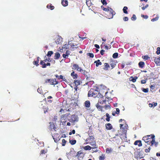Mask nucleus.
Masks as SVG:
<instances>
[{
  "instance_id": "6ab92c4d",
  "label": "nucleus",
  "mask_w": 160,
  "mask_h": 160,
  "mask_svg": "<svg viewBox=\"0 0 160 160\" xmlns=\"http://www.w3.org/2000/svg\"><path fill=\"white\" fill-rule=\"evenodd\" d=\"M94 63H96V65L97 67H98L99 65H101L102 64L101 62L99 60H98L97 61H95Z\"/></svg>"
},
{
  "instance_id": "4468645a",
  "label": "nucleus",
  "mask_w": 160,
  "mask_h": 160,
  "mask_svg": "<svg viewBox=\"0 0 160 160\" xmlns=\"http://www.w3.org/2000/svg\"><path fill=\"white\" fill-rule=\"evenodd\" d=\"M154 62L158 66H160V58H156L154 59Z\"/></svg>"
},
{
  "instance_id": "4be33fe9",
  "label": "nucleus",
  "mask_w": 160,
  "mask_h": 160,
  "mask_svg": "<svg viewBox=\"0 0 160 160\" xmlns=\"http://www.w3.org/2000/svg\"><path fill=\"white\" fill-rule=\"evenodd\" d=\"M44 60H41L40 64V65H42V68H46V63Z\"/></svg>"
},
{
  "instance_id": "20e7f679",
  "label": "nucleus",
  "mask_w": 160,
  "mask_h": 160,
  "mask_svg": "<svg viewBox=\"0 0 160 160\" xmlns=\"http://www.w3.org/2000/svg\"><path fill=\"white\" fill-rule=\"evenodd\" d=\"M75 156L77 157L79 160H81L83 158L84 156L83 153L81 150L79 151L78 152Z\"/></svg>"
},
{
  "instance_id": "79ce46f5",
  "label": "nucleus",
  "mask_w": 160,
  "mask_h": 160,
  "mask_svg": "<svg viewBox=\"0 0 160 160\" xmlns=\"http://www.w3.org/2000/svg\"><path fill=\"white\" fill-rule=\"evenodd\" d=\"M159 17L158 16V15H157V17L154 18H153L152 19H151V21L152 22H154L155 21H157V20H158V18H159Z\"/></svg>"
},
{
  "instance_id": "a211bd4d",
  "label": "nucleus",
  "mask_w": 160,
  "mask_h": 160,
  "mask_svg": "<svg viewBox=\"0 0 160 160\" xmlns=\"http://www.w3.org/2000/svg\"><path fill=\"white\" fill-rule=\"evenodd\" d=\"M61 3L64 7L68 6V2L67 0H62Z\"/></svg>"
},
{
  "instance_id": "72a5a7b5",
  "label": "nucleus",
  "mask_w": 160,
  "mask_h": 160,
  "mask_svg": "<svg viewBox=\"0 0 160 160\" xmlns=\"http://www.w3.org/2000/svg\"><path fill=\"white\" fill-rule=\"evenodd\" d=\"M128 9V8L127 7L125 6L124 7L123 9V12L125 14H128V12L127 11V9Z\"/></svg>"
},
{
  "instance_id": "de8ad7c7",
  "label": "nucleus",
  "mask_w": 160,
  "mask_h": 160,
  "mask_svg": "<svg viewBox=\"0 0 160 160\" xmlns=\"http://www.w3.org/2000/svg\"><path fill=\"white\" fill-rule=\"evenodd\" d=\"M101 2L103 5H106L107 4V2L106 0H101Z\"/></svg>"
},
{
  "instance_id": "5fc2aeb1",
  "label": "nucleus",
  "mask_w": 160,
  "mask_h": 160,
  "mask_svg": "<svg viewBox=\"0 0 160 160\" xmlns=\"http://www.w3.org/2000/svg\"><path fill=\"white\" fill-rule=\"evenodd\" d=\"M55 136V135L54 136V137L53 136V139H54L55 142H57L59 140V139L58 138H54Z\"/></svg>"
},
{
  "instance_id": "2eb2a0df",
  "label": "nucleus",
  "mask_w": 160,
  "mask_h": 160,
  "mask_svg": "<svg viewBox=\"0 0 160 160\" xmlns=\"http://www.w3.org/2000/svg\"><path fill=\"white\" fill-rule=\"evenodd\" d=\"M134 144L135 145H138L139 147H141L142 146V144L141 140H137L134 143Z\"/></svg>"
},
{
  "instance_id": "0e129e2a",
  "label": "nucleus",
  "mask_w": 160,
  "mask_h": 160,
  "mask_svg": "<svg viewBox=\"0 0 160 160\" xmlns=\"http://www.w3.org/2000/svg\"><path fill=\"white\" fill-rule=\"evenodd\" d=\"M105 52V50L102 49L100 51V54L102 55H103L104 54V52Z\"/></svg>"
},
{
  "instance_id": "e433bc0d",
  "label": "nucleus",
  "mask_w": 160,
  "mask_h": 160,
  "mask_svg": "<svg viewBox=\"0 0 160 160\" xmlns=\"http://www.w3.org/2000/svg\"><path fill=\"white\" fill-rule=\"evenodd\" d=\"M106 116L107 117V118H106V120L108 121L109 122L110 121V116H109V115L108 113H107L106 114Z\"/></svg>"
},
{
  "instance_id": "864d4df0",
  "label": "nucleus",
  "mask_w": 160,
  "mask_h": 160,
  "mask_svg": "<svg viewBox=\"0 0 160 160\" xmlns=\"http://www.w3.org/2000/svg\"><path fill=\"white\" fill-rule=\"evenodd\" d=\"M87 55L91 58H92L94 57V55L92 53H87Z\"/></svg>"
},
{
  "instance_id": "412c9836",
  "label": "nucleus",
  "mask_w": 160,
  "mask_h": 160,
  "mask_svg": "<svg viewBox=\"0 0 160 160\" xmlns=\"http://www.w3.org/2000/svg\"><path fill=\"white\" fill-rule=\"evenodd\" d=\"M71 76H72L73 79H76L78 78V75L77 73H75L74 71L72 72L71 74Z\"/></svg>"
},
{
  "instance_id": "a878e982",
  "label": "nucleus",
  "mask_w": 160,
  "mask_h": 160,
  "mask_svg": "<svg viewBox=\"0 0 160 160\" xmlns=\"http://www.w3.org/2000/svg\"><path fill=\"white\" fill-rule=\"evenodd\" d=\"M60 56V53L58 52H57L55 53L54 56V59H58Z\"/></svg>"
},
{
  "instance_id": "49530a36",
  "label": "nucleus",
  "mask_w": 160,
  "mask_h": 160,
  "mask_svg": "<svg viewBox=\"0 0 160 160\" xmlns=\"http://www.w3.org/2000/svg\"><path fill=\"white\" fill-rule=\"evenodd\" d=\"M136 15L135 14H133L132 15V17L131 18V19L132 20L134 21L136 19Z\"/></svg>"
},
{
  "instance_id": "473e14b6",
  "label": "nucleus",
  "mask_w": 160,
  "mask_h": 160,
  "mask_svg": "<svg viewBox=\"0 0 160 160\" xmlns=\"http://www.w3.org/2000/svg\"><path fill=\"white\" fill-rule=\"evenodd\" d=\"M70 45L71 46L72 49L71 50H73L74 48H78V47H76L75 48H74V47L75 46V45H74L73 43L71 42L70 43Z\"/></svg>"
},
{
  "instance_id": "680f3d73",
  "label": "nucleus",
  "mask_w": 160,
  "mask_h": 160,
  "mask_svg": "<svg viewBox=\"0 0 160 160\" xmlns=\"http://www.w3.org/2000/svg\"><path fill=\"white\" fill-rule=\"evenodd\" d=\"M146 82V80H142L141 81V83L142 84H145Z\"/></svg>"
},
{
  "instance_id": "603ef678",
  "label": "nucleus",
  "mask_w": 160,
  "mask_h": 160,
  "mask_svg": "<svg viewBox=\"0 0 160 160\" xmlns=\"http://www.w3.org/2000/svg\"><path fill=\"white\" fill-rule=\"evenodd\" d=\"M101 48H104L108 50V47L107 45H104L103 46L102 45H101Z\"/></svg>"
},
{
  "instance_id": "cd10ccee",
  "label": "nucleus",
  "mask_w": 160,
  "mask_h": 160,
  "mask_svg": "<svg viewBox=\"0 0 160 160\" xmlns=\"http://www.w3.org/2000/svg\"><path fill=\"white\" fill-rule=\"evenodd\" d=\"M109 7H108V8H104L102 5L101 6V8L105 12H108L109 11Z\"/></svg>"
},
{
  "instance_id": "e2e57ef3",
  "label": "nucleus",
  "mask_w": 160,
  "mask_h": 160,
  "mask_svg": "<svg viewBox=\"0 0 160 160\" xmlns=\"http://www.w3.org/2000/svg\"><path fill=\"white\" fill-rule=\"evenodd\" d=\"M123 19L125 21H127L128 20V17H125L123 18Z\"/></svg>"
},
{
  "instance_id": "a18cd8bd",
  "label": "nucleus",
  "mask_w": 160,
  "mask_h": 160,
  "mask_svg": "<svg viewBox=\"0 0 160 160\" xmlns=\"http://www.w3.org/2000/svg\"><path fill=\"white\" fill-rule=\"evenodd\" d=\"M142 58L145 60H147L148 58H149V57L147 55L142 56Z\"/></svg>"
},
{
  "instance_id": "7ed1b4c3",
  "label": "nucleus",
  "mask_w": 160,
  "mask_h": 160,
  "mask_svg": "<svg viewBox=\"0 0 160 160\" xmlns=\"http://www.w3.org/2000/svg\"><path fill=\"white\" fill-rule=\"evenodd\" d=\"M46 83L49 82L51 85H55L57 84L58 83V82L57 81L56 79H47L45 81Z\"/></svg>"
},
{
  "instance_id": "4c0bfd02",
  "label": "nucleus",
  "mask_w": 160,
  "mask_h": 160,
  "mask_svg": "<svg viewBox=\"0 0 160 160\" xmlns=\"http://www.w3.org/2000/svg\"><path fill=\"white\" fill-rule=\"evenodd\" d=\"M74 83H75V86L77 87L78 85L80 84V81L78 80H74Z\"/></svg>"
},
{
  "instance_id": "dca6fc26",
  "label": "nucleus",
  "mask_w": 160,
  "mask_h": 160,
  "mask_svg": "<svg viewBox=\"0 0 160 160\" xmlns=\"http://www.w3.org/2000/svg\"><path fill=\"white\" fill-rule=\"evenodd\" d=\"M39 58L38 57L37 58V60L36 61H34L33 62V63L34 65H36V66H38L39 65Z\"/></svg>"
},
{
  "instance_id": "8fccbe9b",
  "label": "nucleus",
  "mask_w": 160,
  "mask_h": 160,
  "mask_svg": "<svg viewBox=\"0 0 160 160\" xmlns=\"http://www.w3.org/2000/svg\"><path fill=\"white\" fill-rule=\"evenodd\" d=\"M104 108L106 109H110L111 108V106L110 105H106L105 106Z\"/></svg>"
},
{
  "instance_id": "7c9ffc66",
  "label": "nucleus",
  "mask_w": 160,
  "mask_h": 160,
  "mask_svg": "<svg viewBox=\"0 0 160 160\" xmlns=\"http://www.w3.org/2000/svg\"><path fill=\"white\" fill-rule=\"evenodd\" d=\"M112 151V149L111 148H107L106 149V152L108 153H109L111 152Z\"/></svg>"
},
{
  "instance_id": "4d7b16f0",
  "label": "nucleus",
  "mask_w": 160,
  "mask_h": 160,
  "mask_svg": "<svg viewBox=\"0 0 160 160\" xmlns=\"http://www.w3.org/2000/svg\"><path fill=\"white\" fill-rule=\"evenodd\" d=\"M116 111H115V113H116V114H119L120 112L119 109L118 108H116Z\"/></svg>"
},
{
  "instance_id": "bb28decb",
  "label": "nucleus",
  "mask_w": 160,
  "mask_h": 160,
  "mask_svg": "<svg viewBox=\"0 0 160 160\" xmlns=\"http://www.w3.org/2000/svg\"><path fill=\"white\" fill-rule=\"evenodd\" d=\"M96 106L97 109H98V110L101 111H102V107L100 106V105L98 104V103L96 105Z\"/></svg>"
},
{
  "instance_id": "c756f323",
  "label": "nucleus",
  "mask_w": 160,
  "mask_h": 160,
  "mask_svg": "<svg viewBox=\"0 0 160 160\" xmlns=\"http://www.w3.org/2000/svg\"><path fill=\"white\" fill-rule=\"evenodd\" d=\"M61 39H62V38H61L59 36L58 37V38L57 39L56 41H55L56 43L57 44H59L60 43V42H61Z\"/></svg>"
},
{
  "instance_id": "f257e3e1",
  "label": "nucleus",
  "mask_w": 160,
  "mask_h": 160,
  "mask_svg": "<svg viewBox=\"0 0 160 160\" xmlns=\"http://www.w3.org/2000/svg\"><path fill=\"white\" fill-rule=\"evenodd\" d=\"M86 144H89L92 146H95L96 143L94 136H90L87 138L85 141Z\"/></svg>"
},
{
  "instance_id": "f8f14e48",
  "label": "nucleus",
  "mask_w": 160,
  "mask_h": 160,
  "mask_svg": "<svg viewBox=\"0 0 160 160\" xmlns=\"http://www.w3.org/2000/svg\"><path fill=\"white\" fill-rule=\"evenodd\" d=\"M95 91L94 89L93 88H91L90 90L89 91L88 93V97H92L93 96V92Z\"/></svg>"
},
{
  "instance_id": "ddd939ff",
  "label": "nucleus",
  "mask_w": 160,
  "mask_h": 160,
  "mask_svg": "<svg viewBox=\"0 0 160 160\" xmlns=\"http://www.w3.org/2000/svg\"><path fill=\"white\" fill-rule=\"evenodd\" d=\"M106 128L108 130H110L112 128V125L109 123L105 125Z\"/></svg>"
},
{
  "instance_id": "0eeeda50",
  "label": "nucleus",
  "mask_w": 160,
  "mask_h": 160,
  "mask_svg": "<svg viewBox=\"0 0 160 160\" xmlns=\"http://www.w3.org/2000/svg\"><path fill=\"white\" fill-rule=\"evenodd\" d=\"M81 69V68L79 67V65L77 64H74L72 65V69L77 70V71H80Z\"/></svg>"
},
{
  "instance_id": "052dcab7",
  "label": "nucleus",
  "mask_w": 160,
  "mask_h": 160,
  "mask_svg": "<svg viewBox=\"0 0 160 160\" xmlns=\"http://www.w3.org/2000/svg\"><path fill=\"white\" fill-rule=\"evenodd\" d=\"M62 57L63 58H68V56L65 53L63 54L62 55Z\"/></svg>"
},
{
  "instance_id": "ea45409f",
  "label": "nucleus",
  "mask_w": 160,
  "mask_h": 160,
  "mask_svg": "<svg viewBox=\"0 0 160 160\" xmlns=\"http://www.w3.org/2000/svg\"><path fill=\"white\" fill-rule=\"evenodd\" d=\"M67 141L65 139H63L62 140V146H64L66 144Z\"/></svg>"
},
{
  "instance_id": "3c124183",
  "label": "nucleus",
  "mask_w": 160,
  "mask_h": 160,
  "mask_svg": "<svg viewBox=\"0 0 160 160\" xmlns=\"http://www.w3.org/2000/svg\"><path fill=\"white\" fill-rule=\"evenodd\" d=\"M142 91L143 92L147 93L148 92V88H143L142 89Z\"/></svg>"
},
{
  "instance_id": "13d9d810",
  "label": "nucleus",
  "mask_w": 160,
  "mask_h": 160,
  "mask_svg": "<svg viewBox=\"0 0 160 160\" xmlns=\"http://www.w3.org/2000/svg\"><path fill=\"white\" fill-rule=\"evenodd\" d=\"M148 7V5L147 4L145 6L142 7V10H144L146 8H147V7Z\"/></svg>"
},
{
  "instance_id": "9b49d317",
  "label": "nucleus",
  "mask_w": 160,
  "mask_h": 160,
  "mask_svg": "<svg viewBox=\"0 0 160 160\" xmlns=\"http://www.w3.org/2000/svg\"><path fill=\"white\" fill-rule=\"evenodd\" d=\"M50 124V126L49 127L51 129H53L55 130V131H56V129H57V128L55 126V125L53 122H50L49 123Z\"/></svg>"
},
{
  "instance_id": "2f4dec72",
  "label": "nucleus",
  "mask_w": 160,
  "mask_h": 160,
  "mask_svg": "<svg viewBox=\"0 0 160 160\" xmlns=\"http://www.w3.org/2000/svg\"><path fill=\"white\" fill-rule=\"evenodd\" d=\"M110 65L111 67V69L113 68L116 66V64L114 62H112L110 63Z\"/></svg>"
},
{
  "instance_id": "f704fd0d",
  "label": "nucleus",
  "mask_w": 160,
  "mask_h": 160,
  "mask_svg": "<svg viewBox=\"0 0 160 160\" xmlns=\"http://www.w3.org/2000/svg\"><path fill=\"white\" fill-rule=\"evenodd\" d=\"M53 54V52L52 51H49L48 52L47 56L48 57H50L51 55Z\"/></svg>"
},
{
  "instance_id": "6e6d98bb",
  "label": "nucleus",
  "mask_w": 160,
  "mask_h": 160,
  "mask_svg": "<svg viewBox=\"0 0 160 160\" xmlns=\"http://www.w3.org/2000/svg\"><path fill=\"white\" fill-rule=\"evenodd\" d=\"M52 60L50 59V58H46L44 60V61L45 62H46L48 61V62H51Z\"/></svg>"
},
{
  "instance_id": "9d476101",
  "label": "nucleus",
  "mask_w": 160,
  "mask_h": 160,
  "mask_svg": "<svg viewBox=\"0 0 160 160\" xmlns=\"http://www.w3.org/2000/svg\"><path fill=\"white\" fill-rule=\"evenodd\" d=\"M55 76L58 79H62L63 81L65 82L66 81V79H65V78L62 75L58 76V75L56 74L55 75Z\"/></svg>"
},
{
  "instance_id": "37998d69",
  "label": "nucleus",
  "mask_w": 160,
  "mask_h": 160,
  "mask_svg": "<svg viewBox=\"0 0 160 160\" xmlns=\"http://www.w3.org/2000/svg\"><path fill=\"white\" fill-rule=\"evenodd\" d=\"M99 159L100 160H104L105 158V156L104 155L100 156L99 157Z\"/></svg>"
},
{
  "instance_id": "423d86ee",
  "label": "nucleus",
  "mask_w": 160,
  "mask_h": 160,
  "mask_svg": "<svg viewBox=\"0 0 160 160\" xmlns=\"http://www.w3.org/2000/svg\"><path fill=\"white\" fill-rule=\"evenodd\" d=\"M142 140L146 143H147L148 144L150 145V144H151V143H150V142L151 141L148 138L147 136H145L143 137Z\"/></svg>"
},
{
  "instance_id": "393cba45",
  "label": "nucleus",
  "mask_w": 160,
  "mask_h": 160,
  "mask_svg": "<svg viewBox=\"0 0 160 160\" xmlns=\"http://www.w3.org/2000/svg\"><path fill=\"white\" fill-rule=\"evenodd\" d=\"M83 149L85 150H90L92 149V147L87 145L83 147Z\"/></svg>"
},
{
  "instance_id": "bf43d9fd",
  "label": "nucleus",
  "mask_w": 160,
  "mask_h": 160,
  "mask_svg": "<svg viewBox=\"0 0 160 160\" xmlns=\"http://www.w3.org/2000/svg\"><path fill=\"white\" fill-rule=\"evenodd\" d=\"M141 17L144 18L145 19H147L148 18V16L147 15H145L143 14H142Z\"/></svg>"
},
{
  "instance_id": "39448f33",
  "label": "nucleus",
  "mask_w": 160,
  "mask_h": 160,
  "mask_svg": "<svg viewBox=\"0 0 160 160\" xmlns=\"http://www.w3.org/2000/svg\"><path fill=\"white\" fill-rule=\"evenodd\" d=\"M103 69L105 71H109L111 70L110 65L108 63H105Z\"/></svg>"
},
{
  "instance_id": "6e6552de",
  "label": "nucleus",
  "mask_w": 160,
  "mask_h": 160,
  "mask_svg": "<svg viewBox=\"0 0 160 160\" xmlns=\"http://www.w3.org/2000/svg\"><path fill=\"white\" fill-rule=\"evenodd\" d=\"M109 17H110L109 18H112L113 17V15L115 14V13L111 8H109Z\"/></svg>"
},
{
  "instance_id": "69168bd1",
  "label": "nucleus",
  "mask_w": 160,
  "mask_h": 160,
  "mask_svg": "<svg viewBox=\"0 0 160 160\" xmlns=\"http://www.w3.org/2000/svg\"><path fill=\"white\" fill-rule=\"evenodd\" d=\"M46 152L44 150H42L41 151V154H45Z\"/></svg>"
},
{
  "instance_id": "f3484780",
  "label": "nucleus",
  "mask_w": 160,
  "mask_h": 160,
  "mask_svg": "<svg viewBox=\"0 0 160 160\" xmlns=\"http://www.w3.org/2000/svg\"><path fill=\"white\" fill-rule=\"evenodd\" d=\"M90 103L89 101H86L84 103V106L86 108H88L90 107Z\"/></svg>"
},
{
  "instance_id": "c03bdc74",
  "label": "nucleus",
  "mask_w": 160,
  "mask_h": 160,
  "mask_svg": "<svg viewBox=\"0 0 160 160\" xmlns=\"http://www.w3.org/2000/svg\"><path fill=\"white\" fill-rule=\"evenodd\" d=\"M157 51H156V53L158 55H159L160 54V47H158L157 48Z\"/></svg>"
},
{
  "instance_id": "f03ea898",
  "label": "nucleus",
  "mask_w": 160,
  "mask_h": 160,
  "mask_svg": "<svg viewBox=\"0 0 160 160\" xmlns=\"http://www.w3.org/2000/svg\"><path fill=\"white\" fill-rule=\"evenodd\" d=\"M147 137L150 140L152 139V140L150 141V143H151V146H153L154 144L155 146H157L158 142L155 141V136L153 134H151L150 135H147Z\"/></svg>"
},
{
  "instance_id": "c85d7f7f",
  "label": "nucleus",
  "mask_w": 160,
  "mask_h": 160,
  "mask_svg": "<svg viewBox=\"0 0 160 160\" xmlns=\"http://www.w3.org/2000/svg\"><path fill=\"white\" fill-rule=\"evenodd\" d=\"M92 149H93L92 151V152H97L98 151V150L97 149V147H96V145L95 146H92Z\"/></svg>"
},
{
  "instance_id": "1a4fd4ad",
  "label": "nucleus",
  "mask_w": 160,
  "mask_h": 160,
  "mask_svg": "<svg viewBox=\"0 0 160 160\" xmlns=\"http://www.w3.org/2000/svg\"><path fill=\"white\" fill-rule=\"evenodd\" d=\"M77 121V117L75 115H72L71 116V119L69 120L70 122H75Z\"/></svg>"
},
{
  "instance_id": "c9c22d12",
  "label": "nucleus",
  "mask_w": 160,
  "mask_h": 160,
  "mask_svg": "<svg viewBox=\"0 0 160 160\" xmlns=\"http://www.w3.org/2000/svg\"><path fill=\"white\" fill-rule=\"evenodd\" d=\"M79 72L85 75H86L87 74V72L86 71L82 70V68Z\"/></svg>"
},
{
  "instance_id": "a19ab883",
  "label": "nucleus",
  "mask_w": 160,
  "mask_h": 160,
  "mask_svg": "<svg viewBox=\"0 0 160 160\" xmlns=\"http://www.w3.org/2000/svg\"><path fill=\"white\" fill-rule=\"evenodd\" d=\"M118 53L117 52H115L113 54L112 57L114 58H116L118 57Z\"/></svg>"
},
{
  "instance_id": "338daca9",
  "label": "nucleus",
  "mask_w": 160,
  "mask_h": 160,
  "mask_svg": "<svg viewBox=\"0 0 160 160\" xmlns=\"http://www.w3.org/2000/svg\"><path fill=\"white\" fill-rule=\"evenodd\" d=\"M70 52L68 50H67L66 52H65V54L67 55H68V56L69 55H70V53H69Z\"/></svg>"
},
{
  "instance_id": "58836bf2",
  "label": "nucleus",
  "mask_w": 160,
  "mask_h": 160,
  "mask_svg": "<svg viewBox=\"0 0 160 160\" xmlns=\"http://www.w3.org/2000/svg\"><path fill=\"white\" fill-rule=\"evenodd\" d=\"M70 143L72 145L75 144L76 142V141L75 140H70Z\"/></svg>"
},
{
  "instance_id": "09e8293b",
  "label": "nucleus",
  "mask_w": 160,
  "mask_h": 160,
  "mask_svg": "<svg viewBox=\"0 0 160 160\" xmlns=\"http://www.w3.org/2000/svg\"><path fill=\"white\" fill-rule=\"evenodd\" d=\"M151 147L150 146H149L148 148V149H145V152H150V151L151 150Z\"/></svg>"
},
{
  "instance_id": "b1692460",
  "label": "nucleus",
  "mask_w": 160,
  "mask_h": 160,
  "mask_svg": "<svg viewBox=\"0 0 160 160\" xmlns=\"http://www.w3.org/2000/svg\"><path fill=\"white\" fill-rule=\"evenodd\" d=\"M47 8L48 9H50L51 10H52L54 8V7L53 6H52V5L50 3L47 5Z\"/></svg>"
},
{
  "instance_id": "774afa93",
  "label": "nucleus",
  "mask_w": 160,
  "mask_h": 160,
  "mask_svg": "<svg viewBox=\"0 0 160 160\" xmlns=\"http://www.w3.org/2000/svg\"><path fill=\"white\" fill-rule=\"evenodd\" d=\"M94 46L97 48H100L99 45L98 44H96L94 45Z\"/></svg>"
},
{
  "instance_id": "aec40b11",
  "label": "nucleus",
  "mask_w": 160,
  "mask_h": 160,
  "mask_svg": "<svg viewBox=\"0 0 160 160\" xmlns=\"http://www.w3.org/2000/svg\"><path fill=\"white\" fill-rule=\"evenodd\" d=\"M145 63L143 62L140 61L138 63V66L139 68H142L144 67Z\"/></svg>"
},
{
  "instance_id": "5701e85b",
  "label": "nucleus",
  "mask_w": 160,
  "mask_h": 160,
  "mask_svg": "<svg viewBox=\"0 0 160 160\" xmlns=\"http://www.w3.org/2000/svg\"><path fill=\"white\" fill-rule=\"evenodd\" d=\"M138 79V77L136 76H135L134 78H133L132 77H131L130 78V80L131 81H132L133 82H136V80Z\"/></svg>"
}]
</instances>
